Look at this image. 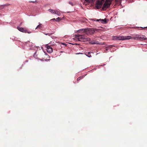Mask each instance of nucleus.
Returning <instances> with one entry per match:
<instances>
[{"label":"nucleus","instance_id":"a211bd4d","mask_svg":"<svg viewBox=\"0 0 147 147\" xmlns=\"http://www.w3.org/2000/svg\"><path fill=\"white\" fill-rule=\"evenodd\" d=\"M79 78H80V79L81 80V79H82L83 78V76H82L80 77Z\"/></svg>","mask_w":147,"mask_h":147},{"label":"nucleus","instance_id":"2eb2a0df","mask_svg":"<svg viewBox=\"0 0 147 147\" xmlns=\"http://www.w3.org/2000/svg\"><path fill=\"white\" fill-rule=\"evenodd\" d=\"M61 19L59 17H58L56 19V21L57 22H59L60 21Z\"/></svg>","mask_w":147,"mask_h":147},{"label":"nucleus","instance_id":"9d476101","mask_svg":"<svg viewBox=\"0 0 147 147\" xmlns=\"http://www.w3.org/2000/svg\"><path fill=\"white\" fill-rule=\"evenodd\" d=\"M39 29L40 30H42L43 29V25L42 24H39L36 28L35 29Z\"/></svg>","mask_w":147,"mask_h":147},{"label":"nucleus","instance_id":"412c9836","mask_svg":"<svg viewBox=\"0 0 147 147\" xmlns=\"http://www.w3.org/2000/svg\"><path fill=\"white\" fill-rule=\"evenodd\" d=\"M51 20H56V19H55V18H53L52 19H51Z\"/></svg>","mask_w":147,"mask_h":147},{"label":"nucleus","instance_id":"5701e85b","mask_svg":"<svg viewBox=\"0 0 147 147\" xmlns=\"http://www.w3.org/2000/svg\"><path fill=\"white\" fill-rule=\"evenodd\" d=\"M31 2H32V3H34V1H30Z\"/></svg>","mask_w":147,"mask_h":147},{"label":"nucleus","instance_id":"b1692460","mask_svg":"<svg viewBox=\"0 0 147 147\" xmlns=\"http://www.w3.org/2000/svg\"><path fill=\"white\" fill-rule=\"evenodd\" d=\"M96 19H95V20H94V21H96Z\"/></svg>","mask_w":147,"mask_h":147},{"label":"nucleus","instance_id":"dca6fc26","mask_svg":"<svg viewBox=\"0 0 147 147\" xmlns=\"http://www.w3.org/2000/svg\"><path fill=\"white\" fill-rule=\"evenodd\" d=\"M69 3L71 5L73 6V3H72V2H69Z\"/></svg>","mask_w":147,"mask_h":147},{"label":"nucleus","instance_id":"0eeeda50","mask_svg":"<svg viewBox=\"0 0 147 147\" xmlns=\"http://www.w3.org/2000/svg\"><path fill=\"white\" fill-rule=\"evenodd\" d=\"M17 28L19 31L23 32L25 33H31L30 32H29L26 30L22 27H17Z\"/></svg>","mask_w":147,"mask_h":147},{"label":"nucleus","instance_id":"f03ea898","mask_svg":"<svg viewBox=\"0 0 147 147\" xmlns=\"http://www.w3.org/2000/svg\"><path fill=\"white\" fill-rule=\"evenodd\" d=\"M76 38L78 39L79 41H82L85 42V41H90V38H86L84 36L82 35H78L76 36Z\"/></svg>","mask_w":147,"mask_h":147},{"label":"nucleus","instance_id":"f3484780","mask_svg":"<svg viewBox=\"0 0 147 147\" xmlns=\"http://www.w3.org/2000/svg\"><path fill=\"white\" fill-rule=\"evenodd\" d=\"M36 52H35L34 53V57H35V58H36V57L37 56L36 55Z\"/></svg>","mask_w":147,"mask_h":147},{"label":"nucleus","instance_id":"1a4fd4ad","mask_svg":"<svg viewBox=\"0 0 147 147\" xmlns=\"http://www.w3.org/2000/svg\"><path fill=\"white\" fill-rule=\"evenodd\" d=\"M135 36H123V40H129L130 39H131L132 40H134V38H135Z\"/></svg>","mask_w":147,"mask_h":147},{"label":"nucleus","instance_id":"20e7f679","mask_svg":"<svg viewBox=\"0 0 147 147\" xmlns=\"http://www.w3.org/2000/svg\"><path fill=\"white\" fill-rule=\"evenodd\" d=\"M134 40H147V38L145 36L142 35L140 36L139 35H136L135 36V38H134Z\"/></svg>","mask_w":147,"mask_h":147},{"label":"nucleus","instance_id":"6e6552de","mask_svg":"<svg viewBox=\"0 0 147 147\" xmlns=\"http://www.w3.org/2000/svg\"><path fill=\"white\" fill-rule=\"evenodd\" d=\"M46 47L47 48V51L49 53H51L53 51L52 48L51 46L47 45H46Z\"/></svg>","mask_w":147,"mask_h":147},{"label":"nucleus","instance_id":"39448f33","mask_svg":"<svg viewBox=\"0 0 147 147\" xmlns=\"http://www.w3.org/2000/svg\"><path fill=\"white\" fill-rule=\"evenodd\" d=\"M112 39L115 40H123L124 38L123 36L119 35L113 36Z\"/></svg>","mask_w":147,"mask_h":147},{"label":"nucleus","instance_id":"6ab92c4d","mask_svg":"<svg viewBox=\"0 0 147 147\" xmlns=\"http://www.w3.org/2000/svg\"><path fill=\"white\" fill-rule=\"evenodd\" d=\"M79 78H80V79L81 80V79H82L83 78V76H82L80 77Z\"/></svg>","mask_w":147,"mask_h":147},{"label":"nucleus","instance_id":"4be33fe9","mask_svg":"<svg viewBox=\"0 0 147 147\" xmlns=\"http://www.w3.org/2000/svg\"><path fill=\"white\" fill-rule=\"evenodd\" d=\"M141 28H147V26L146 27H144V28H142V27H141Z\"/></svg>","mask_w":147,"mask_h":147},{"label":"nucleus","instance_id":"f257e3e1","mask_svg":"<svg viewBox=\"0 0 147 147\" xmlns=\"http://www.w3.org/2000/svg\"><path fill=\"white\" fill-rule=\"evenodd\" d=\"M95 29L93 28H89L81 29L80 30L83 31L87 35H89L93 34L95 32Z\"/></svg>","mask_w":147,"mask_h":147},{"label":"nucleus","instance_id":"423d86ee","mask_svg":"<svg viewBox=\"0 0 147 147\" xmlns=\"http://www.w3.org/2000/svg\"><path fill=\"white\" fill-rule=\"evenodd\" d=\"M104 1V0H98V1L96 6L97 9H99L101 7Z\"/></svg>","mask_w":147,"mask_h":147},{"label":"nucleus","instance_id":"9b49d317","mask_svg":"<svg viewBox=\"0 0 147 147\" xmlns=\"http://www.w3.org/2000/svg\"><path fill=\"white\" fill-rule=\"evenodd\" d=\"M100 21L101 23H106V19H97L96 20V21L98 22Z\"/></svg>","mask_w":147,"mask_h":147},{"label":"nucleus","instance_id":"ddd939ff","mask_svg":"<svg viewBox=\"0 0 147 147\" xmlns=\"http://www.w3.org/2000/svg\"><path fill=\"white\" fill-rule=\"evenodd\" d=\"M55 14H56L58 16H59L61 15V13L60 12L58 11L57 10H55Z\"/></svg>","mask_w":147,"mask_h":147},{"label":"nucleus","instance_id":"f8f14e48","mask_svg":"<svg viewBox=\"0 0 147 147\" xmlns=\"http://www.w3.org/2000/svg\"><path fill=\"white\" fill-rule=\"evenodd\" d=\"M91 43H92V44H100V42H99L98 41H94V42H92V41H91Z\"/></svg>","mask_w":147,"mask_h":147},{"label":"nucleus","instance_id":"aec40b11","mask_svg":"<svg viewBox=\"0 0 147 147\" xmlns=\"http://www.w3.org/2000/svg\"><path fill=\"white\" fill-rule=\"evenodd\" d=\"M80 80V78H78L77 79V81H79Z\"/></svg>","mask_w":147,"mask_h":147},{"label":"nucleus","instance_id":"7ed1b4c3","mask_svg":"<svg viewBox=\"0 0 147 147\" xmlns=\"http://www.w3.org/2000/svg\"><path fill=\"white\" fill-rule=\"evenodd\" d=\"M111 3L110 1V0H106L103 5L102 7V9L104 10H106L110 7Z\"/></svg>","mask_w":147,"mask_h":147},{"label":"nucleus","instance_id":"4468645a","mask_svg":"<svg viewBox=\"0 0 147 147\" xmlns=\"http://www.w3.org/2000/svg\"><path fill=\"white\" fill-rule=\"evenodd\" d=\"M48 11L53 14H55V10L51 9H49Z\"/></svg>","mask_w":147,"mask_h":147}]
</instances>
